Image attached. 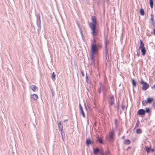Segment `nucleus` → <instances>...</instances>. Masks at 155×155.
Returning <instances> with one entry per match:
<instances>
[{"instance_id": "nucleus-1", "label": "nucleus", "mask_w": 155, "mask_h": 155, "mask_svg": "<svg viewBox=\"0 0 155 155\" xmlns=\"http://www.w3.org/2000/svg\"><path fill=\"white\" fill-rule=\"evenodd\" d=\"M96 25L93 24H91V25H89L92 31L91 33L94 37L97 36L99 32L98 28Z\"/></svg>"}, {"instance_id": "nucleus-2", "label": "nucleus", "mask_w": 155, "mask_h": 155, "mask_svg": "<svg viewBox=\"0 0 155 155\" xmlns=\"http://www.w3.org/2000/svg\"><path fill=\"white\" fill-rule=\"evenodd\" d=\"M91 54L94 55L95 54L97 53L98 48L97 47V46L96 44L95 43L93 42L91 44Z\"/></svg>"}, {"instance_id": "nucleus-3", "label": "nucleus", "mask_w": 155, "mask_h": 155, "mask_svg": "<svg viewBox=\"0 0 155 155\" xmlns=\"http://www.w3.org/2000/svg\"><path fill=\"white\" fill-rule=\"evenodd\" d=\"M37 21L36 23L38 28V31H39L41 29V20L40 19V14L38 13L36 15Z\"/></svg>"}, {"instance_id": "nucleus-4", "label": "nucleus", "mask_w": 155, "mask_h": 155, "mask_svg": "<svg viewBox=\"0 0 155 155\" xmlns=\"http://www.w3.org/2000/svg\"><path fill=\"white\" fill-rule=\"evenodd\" d=\"M100 87L98 88V92L99 94H100L101 92L104 94L106 91V87H105V84L104 83L103 84L101 83L99 84Z\"/></svg>"}, {"instance_id": "nucleus-5", "label": "nucleus", "mask_w": 155, "mask_h": 155, "mask_svg": "<svg viewBox=\"0 0 155 155\" xmlns=\"http://www.w3.org/2000/svg\"><path fill=\"white\" fill-rule=\"evenodd\" d=\"M109 107L110 110H111V107L114 104V96H110L108 98Z\"/></svg>"}, {"instance_id": "nucleus-6", "label": "nucleus", "mask_w": 155, "mask_h": 155, "mask_svg": "<svg viewBox=\"0 0 155 155\" xmlns=\"http://www.w3.org/2000/svg\"><path fill=\"white\" fill-rule=\"evenodd\" d=\"M114 133L113 130H112L109 133V135L106 137V138L108 141L113 142L114 141Z\"/></svg>"}, {"instance_id": "nucleus-7", "label": "nucleus", "mask_w": 155, "mask_h": 155, "mask_svg": "<svg viewBox=\"0 0 155 155\" xmlns=\"http://www.w3.org/2000/svg\"><path fill=\"white\" fill-rule=\"evenodd\" d=\"M140 84H143L142 89L143 91H146L149 87V84L147 82H145L142 79H141Z\"/></svg>"}, {"instance_id": "nucleus-8", "label": "nucleus", "mask_w": 155, "mask_h": 155, "mask_svg": "<svg viewBox=\"0 0 155 155\" xmlns=\"http://www.w3.org/2000/svg\"><path fill=\"white\" fill-rule=\"evenodd\" d=\"M91 20L92 23H89V25H91V24H93L95 25H97V18L95 16H91Z\"/></svg>"}, {"instance_id": "nucleus-9", "label": "nucleus", "mask_w": 155, "mask_h": 155, "mask_svg": "<svg viewBox=\"0 0 155 155\" xmlns=\"http://www.w3.org/2000/svg\"><path fill=\"white\" fill-rule=\"evenodd\" d=\"M79 107L80 108V113L81 114L82 116L84 117H85V114L83 110V108L81 106V105L80 104H79Z\"/></svg>"}, {"instance_id": "nucleus-10", "label": "nucleus", "mask_w": 155, "mask_h": 155, "mask_svg": "<svg viewBox=\"0 0 155 155\" xmlns=\"http://www.w3.org/2000/svg\"><path fill=\"white\" fill-rule=\"evenodd\" d=\"M29 88L31 89L34 91H37L38 90V87L35 85H32L29 87Z\"/></svg>"}, {"instance_id": "nucleus-11", "label": "nucleus", "mask_w": 155, "mask_h": 155, "mask_svg": "<svg viewBox=\"0 0 155 155\" xmlns=\"http://www.w3.org/2000/svg\"><path fill=\"white\" fill-rule=\"evenodd\" d=\"M145 114V110L143 109H140L138 110L137 112V114L139 115H144Z\"/></svg>"}, {"instance_id": "nucleus-12", "label": "nucleus", "mask_w": 155, "mask_h": 155, "mask_svg": "<svg viewBox=\"0 0 155 155\" xmlns=\"http://www.w3.org/2000/svg\"><path fill=\"white\" fill-rule=\"evenodd\" d=\"M94 55L91 54L90 55V58L91 59V64H95V60L94 58Z\"/></svg>"}, {"instance_id": "nucleus-13", "label": "nucleus", "mask_w": 155, "mask_h": 155, "mask_svg": "<svg viewBox=\"0 0 155 155\" xmlns=\"http://www.w3.org/2000/svg\"><path fill=\"white\" fill-rule=\"evenodd\" d=\"M31 98H32L33 100H36L38 99V96L36 94H33L32 95H31Z\"/></svg>"}, {"instance_id": "nucleus-14", "label": "nucleus", "mask_w": 155, "mask_h": 155, "mask_svg": "<svg viewBox=\"0 0 155 155\" xmlns=\"http://www.w3.org/2000/svg\"><path fill=\"white\" fill-rule=\"evenodd\" d=\"M93 143V142L91 140L90 138H87L86 140V143L87 146H89Z\"/></svg>"}, {"instance_id": "nucleus-15", "label": "nucleus", "mask_w": 155, "mask_h": 155, "mask_svg": "<svg viewBox=\"0 0 155 155\" xmlns=\"http://www.w3.org/2000/svg\"><path fill=\"white\" fill-rule=\"evenodd\" d=\"M100 150L98 147L94 148L93 149V153L94 154H97L99 152Z\"/></svg>"}, {"instance_id": "nucleus-16", "label": "nucleus", "mask_w": 155, "mask_h": 155, "mask_svg": "<svg viewBox=\"0 0 155 155\" xmlns=\"http://www.w3.org/2000/svg\"><path fill=\"white\" fill-rule=\"evenodd\" d=\"M61 122H60L58 123V126L59 128V130H61V131H62L63 130V125L61 124Z\"/></svg>"}, {"instance_id": "nucleus-17", "label": "nucleus", "mask_w": 155, "mask_h": 155, "mask_svg": "<svg viewBox=\"0 0 155 155\" xmlns=\"http://www.w3.org/2000/svg\"><path fill=\"white\" fill-rule=\"evenodd\" d=\"M139 49L141 50L142 55L143 56L145 55L146 51L145 48H141Z\"/></svg>"}, {"instance_id": "nucleus-18", "label": "nucleus", "mask_w": 155, "mask_h": 155, "mask_svg": "<svg viewBox=\"0 0 155 155\" xmlns=\"http://www.w3.org/2000/svg\"><path fill=\"white\" fill-rule=\"evenodd\" d=\"M153 101V97H148L147 98V103L151 104L152 102Z\"/></svg>"}, {"instance_id": "nucleus-19", "label": "nucleus", "mask_w": 155, "mask_h": 155, "mask_svg": "<svg viewBox=\"0 0 155 155\" xmlns=\"http://www.w3.org/2000/svg\"><path fill=\"white\" fill-rule=\"evenodd\" d=\"M140 46L139 48V49H140V48H145L144 46V44L142 40H140Z\"/></svg>"}, {"instance_id": "nucleus-20", "label": "nucleus", "mask_w": 155, "mask_h": 155, "mask_svg": "<svg viewBox=\"0 0 155 155\" xmlns=\"http://www.w3.org/2000/svg\"><path fill=\"white\" fill-rule=\"evenodd\" d=\"M132 84L134 87L136 86V83L134 79H132Z\"/></svg>"}, {"instance_id": "nucleus-21", "label": "nucleus", "mask_w": 155, "mask_h": 155, "mask_svg": "<svg viewBox=\"0 0 155 155\" xmlns=\"http://www.w3.org/2000/svg\"><path fill=\"white\" fill-rule=\"evenodd\" d=\"M149 4L150 8H152L153 4V0H149Z\"/></svg>"}, {"instance_id": "nucleus-22", "label": "nucleus", "mask_w": 155, "mask_h": 155, "mask_svg": "<svg viewBox=\"0 0 155 155\" xmlns=\"http://www.w3.org/2000/svg\"><path fill=\"white\" fill-rule=\"evenodd\" d=\"M130 142L129 140L125 139L124 141V143L125 144L128 145L130 143Z\"/></svg>"}, {"instance_id": "nucleus-23", "label": "nucleus", "mask_w": 155, "mask_h": 155, "mask_svg": "<svg viewBox=\"0 0 155 155\" xmlns=\"http://www.w3.org/2000/svg\"><path fill=\"white\" fill-rule=\"evenodd\" d=\"M145 150H146V152H147V153H148L149 152H150V150H151L150 148V147H146V146H145Z\"/></svg>"}, {"instance_id": "nucleus-24", "label": "nucleus", "mask_w": 155, "mask_h": 155, "mask_svg": "<svg viewBox=\"0 0 155 155\" xmlns=\"http://www.w3.org/2000/svg\"><path fill=\"white\" fill-rule=\"evenodd\" d=\"M61 135L62 139L63 141H64V140L65 138V134L64 133L63 134L62 131H61Z\"/></svg>"}, {"instance_id": "nucleus-25", "label": "nucleus", "mask_w": 155, "mask_h": 155, "mask_svg": "<svg viewBox=\"0 0 155 155\" xmlns=\"http://www.w3.org/2000/svg\"><path fill=\"white\" fill-rule=\"evenodd\" d=\"M140 14L143 16L144 15V10L143 8H141L140 10Z\"/></svg>"}, {"instance_id": "nucleus-26", "label": "nucleus", "mask_w": 155, "mask_h": 155, "mask_svg": "<svg viewBox=\"0 0 155 155\" xmlns=\"http://www.w3.org/2000/svg\"><path fill=\"white\" fill-rule=\"evenodd\" d=\"M51 77V79L53 80L55 79V75L54 72L52 73Z\"/></svg>"}, {"instance_id": "nucleus-27", "label": "nucleus", "mask_w": 155, "mask_h": 155, "mask_svg": "<svg viewBox=\"0 0 155 155\" xmlns=\"http://www.w3.org/2000/svg\"><path fill=\"white\" fill-rule=\"evenodd\" d=\"M109 44V41H107V38H106L104 40V44H105V46H107V45L108 44Z\"/></svg>"}, {"instance_id": "nucleus-28", "label": "nucleus", "mask_w": 155, "mask_h": 155, "mask_svg": "<svg viewBox=\"0 0 155 155\" xmlns=\"http://www.w3.org/2000/svg\"><path fill=\"white\" fill-rule=\"evenodd\" d=\"M142 130L140 128H138L137 129L136 132L137 134H140L142 133Z\"/></svg>"}, {"instance_id": "nucleus-29", "label": "nucleus", "mask_w": 155, "mask_h": 155, "mask_svg": "<svg viewBox=\"0 0 155 155\" xmlns=\"http://www.w3.org/2000/svg\"><path fill=\"white\" fill-rule=\"evenodd\" d=\"M140 124V121L139 120L137 121L136 124L135 125V128L138 127H139V125Z\"/></svg>"}, {"instance_id": "nucleus-30", "label": "nucleus", "mask_w": 155, "mask_h": 155, "mask_svg": "<svg viewBox=\"0 0 155 155\" xmlns=\"http://www.w3.org/2000/svg\"><path fill=\"white\" fill-rule=\"evenodd\" d=\"M150 111V109L149 108H146V110H145V113L146 112L149 113Z\"/></svg>"}, {"instance_id": "nucleus-31", "label": "nucleus", "mask_w": 155, "mask_h": 155, "mask_svg": "<svg viewBox=\"0 0 155 155\" xmlns=\"http://www.w3.org/2000/svg\"><path fill=\"white\" fill-rule=\"evenodd\" d=\"M154 15L153 14H151L150 15V20L152 21H154L153 19Z\"/></svg>"}, {"instance_id": "nucleus-32", "label": "nucleus", "mask_w": 155, "mask_h": 155, "mask_svg": "<svg viewBox=\"0 0 155 155\" xmlns=\"http://www.w3.org/2000/svg\"><path fill=\"white\" fill-rule=\"evenodd\" d=\"M97 46V47L101 48L102 47V44L101 43H98V44L96 45Z\"/></svg>"}, {"instance_id": "nucleus-33", "label": "nucleus", "mask_w": 155, "mask_h": 155, "mask_svg": "<svg viewBox=\"0 0 155 155\" xmlns=\"http://www.w3.org/2000/svg\"><path fill=\"white\" fill-rule=\"evenodd\" d=\"M147 101H146V100L143 101L142 102L143 105V106H146V104L147 103Z\"/></svg>"}, {"instance_id": "nucleus-34", "label": "nucleus", "mask_w": 155, "mask_h": 155, "mask_svg": "<svg viewBox=\"0 0 155 155\" xmlns=\"http://www.w3.org/2000/svg\"><path fill=\"white\" fill-rule=\"evenodd\" d=\"M98 140L100 143H102L103 142L102 139L101 138H98Z\"/></svg>"}, {"instance_id": "nucleus-35", "label": "nucleus", "mask_w": 155, "mask_h": 155, "mask_svg": "<svg viewBox=\"0 0 155 155\" xmlns=\"http://www.w3.org/2000/svg\"><path fill=\"white\" fill-rule=\"evenodd\" d=\"M109 54H108V52H107V53H105V57L106 58V59H107V58H109Z\"/></svg>"}, {"instance_id": "nucleus-36", "label": "nucleus", "mask_w": 155, "mask_h": 155, "mask_svg": "<svg viewBox=\"0 0 155 155\" xmlns=\"http://www.w3.org/2000/svg\"><path fill=\"white\" fill-rule=\"evenodd\" d=\"M105 53L108 52V48L107 46H105Z\"/></svg>"}, {"instance_id": "nucleus-37", "label": "nucleus", "mask_w": 155, "mask_h": 155, "mask_svg": "<svg viewBox=\"0 0 155 155\" xmlns=\"http://www.w3.org/2000/svg\"><path fill=\"white\" fill-rule=\"evenodd\" d=\"M81 74L82 76L83 77H84V72H83V71H81Z\"/></svg>"}, {"instance_id": "nucleus-38", "label": "nucleus", "mask_w": 155, "mask_h": 155, "mask_svg": "<svg viewBox=\"0 0 155 155\" xmlns=\"http://www.w3.org/2000/svg\"><path fill=\"white\" fill-rule=\"evenodd\" d=\"M151 89L153 90H154L155 89V84L151 87Z\"/></svg>"}, {"instance_id": "nucleus-39", "label": "nucleus", "mask_w": 155, "mask_h": 155, "mask_svg": "<svg viewBox=\"0 0 155 155\" xmlns=\"http://www.w3.org/2000/svg\"><path fill=\"white\" fill-rule=\"evenodd\" d=\"M155 150V148H153V149H151V150H150V151H151L152 152H154Z\"/></svg>"}, {"instance_id": "nucleus-40", "label": "nucleus", "mask_w": 155, "mask_h": 155, "mask_svg": "<svg viewBox=\"0 0 155 155\" xmlns=\"http://www.w3.org/2000/svg\"><path fill=\"white\" fill-rule=\"evenodd\" d=\"M152 106L155 109V101L153 103Z\"/></svg>"}, {"instance_id": "nucleus-41", "label": "nucleus", "mask_w": 155, "mask_h": 155, "mask_svg": "<svg viewBox=\"0 0 155 155\" xmlns=\"http://www.w3.org/2000/svg\"><path fill=\"white\" fill-rule=\"evenodd\" d=\"M125 108V107L124 106H122V109L123 110H124Z\"/></svg>"}, {"instance_id": "nucleus-42", "label": "nucleus", "mask_w": 155, "mask_h": 155, "mask_svg": "<svg viewBox=\"0 0 155 155\" xmlns=\"http://www.w3.org/2000/svg\"><path fill=\"white\" fill-rule=\"evenodd\" d=\"M155 22L154 21H152V24L153 26L155 25Z\"/></svg>"}, {"instance_id": "nucleus-43", "label": "nucleus", "mask_w": 155, "mask_h": 155, "mask_svg": "<svg viewBox=\"0 0 155 155\" xmlns=\"http://www.w3.org/2000/svg\"><path fill=\"white\" fill-rule=\"evenodd\" d=\"M91 41L92 42V43L94 42L96 43V41L94 39L93 40H91Z\"/></svg>"}, {"instance_id": "nucleus-44", "label": "nucleus", "mask_w": 155, "mask_h": 155, "mask_svg": "<svg viewBox=\"0 0 155 155\" xmlns=\"http://www.w3.org/2000/svg\"><path fill=\"white\" fill-rule=\"evenodd\" d=\"M86 81L88 83V77L87 76V75H86Z\"/></svg>"}, {"instance_id": "nucleus-45", "label": "nucleus", "mask_w": 155, "mask_h": 155, "mask_svg": "<svg viewBox=\"0 0 155 155\" xmlns=\"http://www.w3.org/2000/svg\"><path fill=\"white\" fill-rule=\"evenodd\" d=\"M80 32H81V34L82 37H84V35H83V34L82 31H80Z\"/></svg>"}, {"instance_id": "nucleus-46", "label": "nucleus", "mask_w": 155, "mask_h": 155, "mask_svg": "<svg viewBox=\"0 0 155 155\" xmlns=\"http://www.w3.org/2000/svg\"><path fill=\"white\" fill-rule=\"evenodd\" d=\"M101 154H102V155H107V152H105V154L104 153H102Z\"/></svg>"}, {"instance_id": "nucleus-47", "label": "nucleus", "mask_w": 155, "mask_h": 155, "mask_svg": "<svg viewBox=\"0 0 155 155\" xmlns=\"http://www.w3.org/2000/svg\"><path fill=\"white\" fill-rule=\"evenodd\" d=\"M153 31L154 33V34L155 35V27L154 29L153 30Z\"/></svg>"}, {"instance_id": "nucleus-48", "label": "nucleus", "mask_w": 155, "mask_h": 155, "mask_svg": "<svg viewBox=\"0 0 155 155\" xmlns=\"http://www.w3.org/2000/svg\"><path fill=\"white\" fill-rule=\"evenodd\" d=\"M131 147H129L127 149V150H128L129 149L131 148Z\"/></svg>"}, {"instance_id": "nucleus-49", "label": "nucleus", "mask_w": 155, "mask_h": 155, "mask_svg": "<svg viewBox=\"0 0 155 155\" xmlns=\"http://www.w3.org/2000/svg\"><path fill=\"white\" fill-rule=\"evenodd\" d=\"M122 139H124L125 138V136H123L122 137Z\"/></svg>"}, {"instance_id": "nucleus-50", "label": "nucleus", "mask_w": 155, "mask_h": 155, "mask_svg": "<svg viewBox=\"0 0 155 155\" xmlns=\"http://www.w3.org/2000/svg\"><path fill=\"white\" fill-rule=\"evenodd\" d=\"M106 1L107 2V3H108V2L109 1V0H106Z\"/></svg>"}, {"instance_id": "nucleus-51", "label": "nucleus", "mask_w": 155, "mask_h": 155, "mask_svg": "<svg viewBox=\"0 0 155 155\" xmlns=\"http://www.w3.org/2000/svg\"><path fill=\"white\" fill-rule=\"evenodd\" d=\"M68 120V119H66V120H64V122H65L67 121Z\"/></svg>"}, {"instance_id": "nucleus-52", "label": "nucleus", "mask_w": 155, "mask_h": 155, "mask_svg": "<svg viewBox=\"0 0 155 155\" xmlns=\"http://www.w3.org/2000/svg\"><path fill=\"white\" fill-rule=\"evenodd\" d=\"M94 126H96V122L94 123Z\"/></svg>"}, {"instance_id": "nucleus-53", "label": "nucleus", "mask_w": 155, "mask_h": 155, "mask_svg": "<svg viewBox=\"0 0 155 155\" xmlns=\"http://www.w3.org/2000/svg\"><path fill=\"white\" fill-rule=\"evenodd\" d=\"M137 56H139V54L138 53H137Z\"/></svg>"}, {"instance_id": "nucleus-54", "label": "nucleus", "mask_w": 155, "mask_h": 155, "mask_svg": "<svg viewBox=\"0 0 155 155\" xmlns=\"http://www.w3.org/2000/svg\"><path fill=\"white\" fill-rule=\"evenodd\" d=\"M52 95L53 96H54V94L53 92H52Z\"/></svg>"}, {"instance_id": "nucleus-55", "label": "nucleus", "mask_w": 155, "mask_h": 155, "mask_svg": "<svg viewBox=\"0 0 155 155\" xmlns=\"http://www.w3.org/2000/svg\"><path fill=\"white\" fill-rule=\"evenodd\" d=\"M98 1H99V0H98Z\"/></svg>"}]
</instances>
